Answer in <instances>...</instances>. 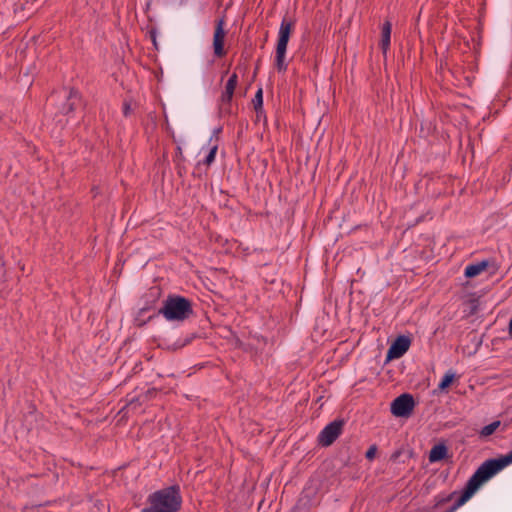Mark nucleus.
<instances>
[{
  "instance_id": "423d86ee",
  "label": "nucleus",
  "mask_w": 512,
  "mask_h": 512,
  "mask_svg": "<svg viewBox=\"0 0 512 512\" xmlns=\"http://www.w3.org/2000/svg\"><path fill=\"white\" fill-rule=\"evenodd\" d=\"M511 463L512 451L500 458L486 460L478 467L475 472L484 482H486Z\"/></svg>"
},
{
  "instance_id": "20e7f679",
  "label": "nucleus",
  "mask_w": 512,
  "mask_h": 512,
  "mask_svg": "<svg viewBox=\"0 0 512 512\" xmlns=\"http://www.w3.org/2000/svg\"><path fill=\"white\" fill-rule=\"evenodd\" d=\"M294 28V21L288 20L286 17L282 19L278 32V41L276 46V57L275 66L279 72L287 70V64L285 63L287 45L290 39V35Z\"/></svg>"
},
{
  "instance_id": "1a4fd4ad",
  "label": "nucleus",
  "mask_w": 512,
  "mask_h": 512,
  "mask_svg": "<svg viewBox=\"0 0 512 512\" xmlns=\"http://www.w3.org/2000/svg\"><path fill=\"white\" fill-rule=\"evenodd\" d=\"M343 420H334L326 425L318 436V442L324 446H330L342 433Z\"/></svg>"
},
{
  "instance_id": "7ed1b4c3",
  "label": "nucleus",
  "mask_w": 512,
  "mask_h": 512,
  "mask_svg": "<svg viewBox=\"0 0 512 512\" xmlns=\"http://www.w3.org/2000/svg\"><path fill=\"white\" fill-rule=\"evenodd\" d=\"M191 303L188 299L181 296L168 297L160 313L168 321H183L192 314Z\"/></svg>"
},
{
  "instance_id": "5701e85b",
  "label": "nucleus",
  "mask_w": 512,
  "mask_h": 512,
  "mask_svg": "<svg viewBox=\"0 0 512 512\" xmlns=\"http://www.w3.org/2000/svg\"><path fill=\"white\" fill-rule=\"evenodd\" d=\"M129 110H130V106H129V105H127V104H125V105H124V114H125V115H128Z\"/></svg>"
},
{
  "instance_id": "393cba45",
  "label": "nucleus",
  "mask_w": 512,
  "mask_h": 512,
  "mask_svg": "<svg viewBox=\"0 0 512 512\" xmlns=\"http://www.w3.org/2000/svg\"><path fill=\"white\" fill-rule=\"evenodd\" d=\"M257 70H258V65L255 67L254 75H256Z\"/></svg>"
},
{
  "instance_id": "6ab92c4d",
  "label": "nucleus",
  "mask_w": 512,
  "mask_h": 512,
  "mask_svg": "<svg viewBox=\"0 0 512 512\" xmlns=\"http://www.w3.org/2000/svg\"><path fill=\"white\" fill-rule=\"evenodd\" d=\"M253 105L256 110V113H259L262 111L263 107V91L262 88H259L254 96L253 99Z\"/></svg>"
},
{
  "instance_id": "9b49d317",
  "label": "nucleus",
  "mask_w": 512,
  "mask_h": 512,
  "mask_svg": "<svg viewBox=\"0 0 512 512\" xmlns=\"http://www.w3.org/2000/svg\"><path fill=\"white\" fill-rule=\"evenodd\" d=\"M225 30H224V20L219 19L216 22V27L213 36V48L214 54L217 57H223L226 54L224 49V38H225Z\"/></svg>"
},
{
  "instance_id": "9d476101",
  "label": "nucleus",
  "mask_w": 512,
  "mask_h": 512,
  "mask_svg": "<svg viewBox=\"0 0 512 512\" xmlns=\"http://www.w3.org/2000/svg\"><path fill=\"white\" fill-rule=\"evenodd\" d=\"M411 340L407 336H398L387 351V361L401 358L410 348Z\"/></svg>"
},
{
  "instance_id": "6e6552de",
  "label": "nucleus",
  "mask_w": 512,
  "mask_h": 512,
  "mask_svg": "<svg viewBox=\"0 0 512 512\" xmlns=\"http://www.w3.org/2000/svg\"><path fill=\"white\" fill-rule=\"evenodd\" d=\"M415 408V401L411 394L404 393L396 397L391 403V413L396 417H409Z\"/></svg>"
},
{
  "instance_id": "dca6fc26",
  "label": "nucleus",
  "mask_w": 512,
  "mask_h": 512,
  "mask_svg": "<svg viewBox=\"0 0 512 512\" xmlns=\"http://www.w3.org/2000/svg\"><path fill=\"white\" fill-rule=\"evenodd\" d=\"M456 495H457V491H453L448 494L441 493V494L436 495L434 497V507L435 508L441 507L442 505L452 501Z\"/></svg>"
},
{
  "instance_id": "4be33fe9",
  "label": "nucleus",
  "mask_w": 512,
  "mask_h": 512,
  "mask_svg": "<svg viewBox=\"0 0 512 512\" xmlns=\"http://www.w3.org/2000/svg\"><path fill=\"white\" fill-rule=\"evenodd\" d=\"M376 452H377V447L375 445H372L366 451L365 456H366L367 459L372 460V459H374V457L376 455Z\"/></svg>"
},
{
  "instance_id": "f3484780",
  "label": "nucleus",
  "mask_w": 512,
  "mask_h": 512,
  "mask_svg": "<svg viewBox=\"0 0 512 512\" xmlns=\"http://www.w3.org/2000/svg\"><path fill=\"white\" fill-rule=\"evenodd\" d=\"M454 379H455V372H453L452 370L447 371L445 373V375L443 376V378L441 379L440 383L438 384L439 390H441V391L446 390L451 385V383L454 381Z\"/></svg>"
},
{
  "instance_id": "f03ea898",
  "label": "nucleus",
  "mask_w": 512,
  "mask_h": 512,
  "mask_svg": "<svg viewBox=\"0 0 512 512\" xmlns=\"http://www.w3.org/2000/svg\"><path fill=\"white\" fill-rule=\"evenodd\" d=\"M149 506L142 512H176L181 508L182 497L178 486L158 490L148 497Z\"/></svg>"
},
{
  "instance_id": "aec40b11",
  "label": "nucleus",
  "mask_w": 512,
  "mask_h": 512,
  "mask_svg": "<svg viewBox=\"0 0 512 512\" xmlns=\"http://www.w3.org/2000/svg\"><path fill=\"white\" fill-rule=\"evenodd\" d=\"M217 149H218V146L217 144H214L210 147L209 149V152L207 154V156L205 157V159L203 160V163L207 166L211 165L214 160H215V156H216V153H217Z\"/></svg>"
},
{
  "instance_id": "39448f33",
  "label": "nucleus",
  "mask_w": 512,
  "mask_h": 512,
  "mask_svg": "<svg viewBox=\"0 0 512 512\" xmlns=\"http://www.w3.org/2000/svg\"><path fill=\"white\" fill-rule=\"evenodd\" d=\"M511 463L512 451L500 458L486 460L478 467L475 472L484 482H486Z\"/></svg>"
},
{
  "instance_id": "a211bd4d",
  "label": "nucleus",
  "mask_w": 512,
  "mask_h": 512,
  "mask_svg": "<svg viewBox=\"0 0 512 512\" xmlns=\"http://www.w3.org/2000/svg\"><path fill=\"white\" fill-rule=\"evenodd\" d=\"M500 424H501L500 421H493L492 423L484 426L480 430V436L485 438V437L492 435L497 430V428L500 426Z\"/></svg>"
},
{
  "instance_id": "b1692460",
  "label": "nucleus",
  "mask_w": 512,
  "mask_h": 512,
  "mask_svg": "<svg viewBox=\"0 0 512 512\" xmlns=\"http://www.w3.org/2000/svg\"><path fill=\"white\" fill-rule=\"evenodd\" d=\"M509 335L512 337V318L510 319L509 322Z\"/></svg>"
},
{
  "instance_id": "2eb2a0df",
  "label": "nucleus",
  "mask_w": 512,
  "mask_h": 512,
  "mask_svg": "<svg viewBox=\"0 0 512 512\" xmlns=\"http://www.w3.org/2000/svg\"><path fill=\"white\" fill-rule=\"evenodd\" d=\"M237 81H238L237 74L233 73L230 76V78L228 79L226 86H225V91L223 92L222 97H221L222 101L224 103H228L231 101L232 96L234 94L235 87L237 85Z\"/></svg>"
},
{
  "instance_id": "0eeeda50",
  "label": "nucleus",
  "mask_w": 512,
  "mask_h": 512,
  "mask_svg": "<svg viewBox=\"0 0 512 512\" xmlns=\"http://www.w3.org/2000/svg\"><path fill=\"white\" fill-rule=\"evenodd\" d=\"M484 483L485 482L479 477V475L474 472V474L467 481L466 486L460 496L445 512H456L460 507H462L472 498V496Z\"/></svg>"
},
{
  "instance_id": "412c9836",
  "label": "nucleus",
  "mask_w": 512,
  "mask_h": 512,
  "mask_svg": "<svg viewBox=\"0 0 512 512\" xmlns=\"http://www.w3.org/2000/svg\"><path fill=\"white\" fill-rule=\"evenodd\" d=\"M140 399L139 397L137 398H131L126 406V408L128 409V411H135L137 409V405L139 403Z\"/></svg>"
},
{
  "instance_id": "f257e3e1",
  "label": "nucleus",
  "mask_w": 512,
  "mask_h": 512,
  "mask_svg": "<svg viewBox=\"0 0 512 512\" xmlns=\"http://www.w3.org/2000/svg\"><path fill=\"white\" fill-rule=\"evenodd\" d=\"M49 103L56 106L58 113L56 114L55 125L65 126L73 124L70 121V114L82 107V99L80 93L75 89L62 88L60 91L52 94Z\"/></svg>"
},
{
  "instance_id": "4468645a",
  "label": "nucleus",
  "mask_w": 512,
  "mask_h": 512,
  "mask_svg": "<svg viewBox=\"0 0 512 512\" xmlns=\"http://www.w3.org/2000/svg\"><path fill=\"white\" fill-rule=\"evenodd\" d=\"M391 29H392L391 22L385 21L382 26L381 41H380V47H381L383 54H386L387 50L390 47Z\"/></svg>"
},
{
  "instance_id": "f8f14e48",
  "label": "nucleus",
  "mask_w": 512,
  "mask_h": 512,
  "mask_svg": "<svg viewBox=\"0 0 512 512\" xmlns=\"http://www.w3.org/2000/svg\"><path fill=\"white\" fill-rule=\"evenodd\" d=\"M448 456V448L445 444L434 445L429 452V461L431 463L439 462Z\"/></svg>"
},
{
  "instance_id": "ddd939ff",
  "label": "nucleus",
  "mask_w": 512,
  "mask_h": 512,
  "mask_svg": "<svg viewBox=\"0 0 512 512\" xmlns=\"http://www.w3.org/2000/svg\"><path fill=\"white\" fill-rule=\"evenodd\" d=\"M489 266V261L483 260L478 263L467 265L464 271V275L467 278H473L480 275Z\"/></svg>"
}]
</instances>
